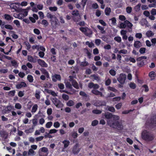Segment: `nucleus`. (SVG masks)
<instances>
[{"label": "nucleus", "instance_id": "obj_14", "mask_svg": "<svg viewBox=\"0 0 156 156\" xmlns=\"http://www.w3.org/2000/svg\"><path fill=\"white\" fill-rule=\"evenodd\" d=\"M27 86L26 83L23 82H21L20 83H18L16 86V88L17 89H20L23 87H25Z\"/></svg>", "mask_w": 156, "mask_h": 156}, {"label": "nucleus", "instance_id": "obj_34", "mask_svg": "<svg viewBox=\"0 0 156 156\" xmlns=\"http://www.w3.org/2000/svg\"><path fill=\"white\" fill-rule=\"evenodd\" d=\"M156 75L155 73L153 71L150 72L149 74V76L151 78V80H153L155 76Z\"/></svg>", "mask_w": 156, "mask_h": 156}, {"label": "nucleus", "instance_id": "obj_2", "mask_svg": "<svg viewBox=\"0 0 156 156\" xmlns=\"http://www.w3.org/2000/svg\"><path fill=\"white\" fill-rule=\"evenodd\" d=\"M119 19L121 21H125L121 23L119 26L120 28L124 29L126 27L130 29H132L133 26V24L129 21L126 20V18L124 15H120L119 16Z\"/></svg>", "mask_w": 156, "mask_h": 156}, {"label": "nucleus", "instance_id": "obj_17", "mask_svg": "<svg viewBox=\"0 0 156 156\" xmlns=\"http://www.w3.org/2000/svg\"><path fill=\"white\" fill-rule=\"evenodd\" d=\"M1 136L5 139H7L8 136V134L5 131L2 130L0 131Z\"/></svg>", "mask_w": 156, "mask_h": 156}, {"label": "nucleus", "instance_id": "obj_9", "mask_svg": "<svg viewBox=\"0 0 156 156\" xmlns=\"http://www.w3.org/2000/svg\"><path fill=\"white\" fill-rule=\"evenodd\" d=\"M127 31L124 30H122L120 31L121 35L122 36V39L124 40H126L128 38V36L126 35Z\"/></svg>", "mask_w": 156, "mask_h": 156}, {"label": "nucleus", "instance_id": "obj_62", "mask_svg": "<svg viewBox=\"0 0 156 156\" xmlns=\"http://www.w3.org/2000/svg\"><path fill=\"white\" fill-rule=\"evenodd\" d=\"M142 34L140 33H137L135 34V37L137 38L141 39L142 37Z\"/></svg>", "mask_w": 156, "mask_h": 156}, {"label": "nucleus", "instance_id": "obj_47", "mask_svg": "<svg viewBox=\"0 0 156 156\" xmlns=\"http://www.w3.org/2000/svg\"><path fill=\"white\" fill-rule=\"evenodd\" d=\"M92 112L95 114H99L102 112V111L99 110H94L92 111Z\"/></svg>", "mask_w": 156, "mask_h": 156}, {"label": "nucleus", "instance_id": "obj_7", "mask_svg": "<svg viewBox=\"0 0 156 156\" xmlns=\"http://www.w3.org/2000/svg\"><path fill=\"white\" fill-rule=\"evenodd\" d=\"M69 81L71 82L72 86L76 89H78L79 88L78 83L76 80L73 79V76H69Z\"/></svg>", "mask_w": 156, "mask_h": 156}, {"label": "nucleus", "instance_id": "obj_24", "mask_svg": "<svg viewBox=\"0 0 156 156\" xmlns=\"http://www.w3.org/2000/svg\"><path fill=\"white\" fill-rule=\"evenodd\" d=\"M134 46L136 48H139L142 46L141 43L139 41H136L134 42Z\"/></svg>", "mask_w": 156, "mask_h": 156}, {"label": "nucleus", "instance_id": "obj_1", "mask_svg": "<svg viewBox=\"0 0 156 156\" xmlns=\"http://www.w3.org/2000/svg\"><path fill=\"white\" fill-rule=\"evenodd\" d=\"M104 116L107 119V124L110 127L119 130L123 129L124 121L121 120L118 121L120 119L119 116L109 112L105 113Z\"/></svg>", "mask_w": 156, "mask_h": 156}, {"label": "nucleus", "instance_id": "obj_55", "mask_svg": "<svg viewBox=\"0 0 156 156\" xmlns=\"http://www.w3.org/2000/svg\"><path fill=\"white\" fill-rule=\"evenodd\" d=\"M98 123V121L96 120H93L91 123V125L93 126H96Z\"/></svg>", "mask_w": 156, "mask_h": 156}, {"label": "nucleus", "instance_id": "obj_20", "mask_svg": "<svg viewBox=\"0 0 156 156\" xmlns=\"http://www.w3.org/2000/svg\"><path fill=\"white\" fill-rule=\"evenodd\" d=\"M91 92L94 94L98 95H100L101 97H102L103 95L101 92L96 90H93Z\"/></svg>", "mask_w": 156, "mask_h": 156}, {"label": "nucleus", "instance_id": "obj_4", "mask_svg": "<svg viewBox=\"0 0 156 156\" xmlns=\"http://www.w3.org/2000/svg\"><path fill=\"white\" fill-rule=\"evenodd\" d=\"M47 16L48 18L50 19V21L52 24H57L58 20L55 15H52L49 13H48L47 14Z\"/></svg>", "mask_w": 156, "mask_h": 156}, {"label": "nucleus", "instance_id": "obj_16", "mask_svg": "<svg viewBox=\"0 0 156 156\" xmlns=\"http://www.w3.org/2000/svg\"><path fill=\"white\" fill-rule=\"evenodd\" d=\"M39 151L40 152V155L41 156H42L41 155V152H43L45 154H47V155L48 154V149L45 147H42L39 150Z\"/></svg>", "mask_w": 156, "mask_h": 156}, {"label": "nucleus", "instance_id": "obj_32", "mask_svg": "<svg viewBox=\"0 0 156 156\" xmlns=\"http://www.w3.org/2000/svg\"><path fill=\"white\" fill-rule=\"evenodd\" d=\"M4 28H5L6 29H9L10 30H12L13 29V27L10 24H6V25H4Z\"/></svg>", "mask_w": 156, "mask_h": 156}, {"label": "nucleus", "instance_id": "obj_44", "mask_svg": "<svg viewBox=\"0 0 156 156\" xmlns=\"http://www.w3.org/2000/svg\"><path fill=\"white\" fill-rule=\"evenodd\" d=\"M62 98L65 101L68 100L69 98V96L65 94H63L62 95Z\"/></svg>", "mask_w": 156, "mask_h": 156}, {"label": "nucleus", "instance_id": "obj_40", "mask_svg": "<svg viewBox=\"0 0 156 156\" xmlns=\"http://www.w3.org/2000/svg\"><path fill=\"white\" fill-rule=\"evenodd\" d=\"M71 134L72 136V137L74 138H76L77 137L78 135V134H77V132L75 131H72L71 133Z\"/></svg>", "mask_w": 156, "mask_h": 156}, {"label": "nucleus", "instance_id": "obj_42", "mask_svg": "<svg viewBox=\"0 0 156 156\" xmlns=\"http://www.w3.org/2000/svg\"><path fill=\"white\" fill-rule=\"evenodd\" d=\"M141 6V4L140 3H139L138 5H136L134 7V8L136 12L139 11L140 10V8Z\"/></svg>", "mask_w": 156, "mask_h": 156}, {"label": "nucleus", "instance_id": "obj_52", "mask_svg": "<svg viewBox=\"0 0 156 156\" xmlns=\"http://www.w3.org/2000/svg\"><path fill=\"white\" fill-rule=\"evenodd\" d=\"M15 107L16 109H20L22 108V105L19 103H16L15 105Z\"/></svg>", "mask_w": 156, "mask_h": 156}, {"label": "nucleus", "instance_id": "obj_64", "mask_svg": "<svg viewBox=\"0 0 156 156\" xmlns=\"http://www.w3.org/2000/svg\"><path fill=\"white\" fill-rule=\"evenodd\" d=\"M151 13L152 15H156V9H153L151 11Z\"/></svg>", "mask_w": 156, "mask_h": 156}, {"label": "nucleus", "instance_id": "obj_50", "mask_svg": "<svg viewBox=\"0 0 156 156\" xmlns=\"http://www.w3.org/2000/svg\"><path fill=\"white\" fill-rule=\"evenodd\" d=\"M126 12L128 14H130L132 12V8L131 7L128 6L126 8Z\"/></svg>", "mask_w": 156, "mask_h": 156}, {"label": "nucleus", "instance_id": "obj_59", "mask_svg": "<svg viewBox=\"0 0 156 156\" xmlns=\"http://www.w3.org/2000/svg\"><path fill=\"white\" fill-rule=\"evenodd\" d=\"M24 44L27 47V49L29 50L31 48V45L28 42H25Z\"/></svg>", "mask_w": 156, "mask_h": 156}, {"label": "nucleus", "instance_id": "obj_35", "mask_svg": "<svg viewBox=\"0 0 156 156\" xmlns=\"http://www.w3.org/2000/svg\"><path fill=\"white\" fill-rule=\"evenodd\" d=\"M40 92L38 90H36L35 94V96L37 99H39L40 98Z\"/></svg>", "mask_w": 156, "mask_h": 156}, {"label": "nucleus", "instance_id": "obj_63", "mask_svg": "<svg viewBox=\"0 0 156 156\" xmlns=\"http://www.w3.org/2000/svg\"><path fill=\"white\" fill-rule=\"evenodd\" d=\"M101 42V41L99 39H96L95 40V43L96 45L99 46Z\"/></svg>", "mask_w": 156, "mask_h": 156}, {"label": "nucleus", "instance_id": "obj_21", "mask_svg": "<svg viewBox=\"0 0 156 156\" xmlns=\"http://www.w3.org/2000/svg\"><path fill=\"white\" fill-rule=\"evenodd\" d=\"M150 121V124H151L154 126H156V115L152 117Z\"/></svg>", "mask_w": 156, "mask_h": 156}, {"label": "nucleus", "instance_id": "obj_60", "mask_svg": "<svg viewBox=\"0 0 156 156\" xmlns=\"http://www.w3.org/2000/svg\"><path fill=\"white\" fill-rule=\"evenodd\" d=\"M87 27H81L80 28V30H81L82 32L84 34L86 33L87 29Z\"/></svg>", "mask_w": 156, "mask_h": 156}, {"label": "nucleus", "instance_id": "obj_10", "mask_svg": "<svg viewBox=\"0 0 156 156\" xmlns=\"http://www.w3.org/2000/svg\"><path fill=\"white\" fill-rule=\"evenodd\" d=\"M38 63L41 66L44 67H48L47 64L43 60L41 59H38L37 60Z\"/></svg>", "mask_w": 156, "mask_h": 156}, {"label": "nucleus", "instance_id": "obj_33", "mask_svg": "<svg viewBox=\"0 0 156 156\" xmlns=\"http://www.w3.org/2000/svg\"><path fill=\"white\" fill-rule=\"evenodd\" d=\"M46 90L48 93L51 94L54 96H57V94L54 91L49 90Z\"/></svg>", "mask_w": 156, "mask_h": 156}, {"label": "nucleus", "instance_id": "obj_31", "mask_svg": "<svg viewBox=\"0 0 156 156\" xmlns=\"http://www.w3.org/2000/svg\"><path fill=\"white\" fill-rule=\"evenodd\" d=\"M92 30L90 29L87 28L85 34L87 36H89L91 35L92 34Z\"/></svg>", "mask_w": 156, "mask_h": 156}, {"label": "nucleus", "instance_id": "obj_61", "mask_svg": "<svg viewBox=\"0 0 156 156\" xmlns=\"http://www.w3.org/2000/svg\"><path fill=\"white\" fill-rule=\"evenodd\" d=\"M145 51L146 48H142L140 49L139 52L141 54H143L145 53Z\"/></svg>", "mask_w": 156, "mask_h": 156}, {"label": "nucleus", "instance_id": "obj_51", "mask_svg": "<svg viewBox=\"0 0 156 156\" xmlns=\"http://www.w3.org/2000/svg\"><path fill=\"white\" fill-rule=\"evenodd\" d=\"M114 39L115 41H117L119 43H120L122 41V39L121 37L119 36H117L114 37Z\"/></svg>", "mask_w": 156, "mask_h": 156}, {"label": "nucleus", "instance_id": "obj_56", "mask_svg": "<svg viewBox=\"0 0 156 156\" xmlns=\"http://www.w3.org/2000/svg\"><path fill=\"white\" fill-rule=\"evenodd\" d=\"M107 88L108 90H111L114 92L117 91V90L115 88L110 86L108 87Z\"/></svg>", "mask_w": 156, "mask_h": 156}, {"label": "nucleus", "instance_id": "obj_13", "mask_svg": "<svg viewBox=\"0 0 156 156\" xmlns=\"http://www.w3.org/2000/svg\"><path fill=\"white\" fill-rule=\"evenodd\" d=\"M52 80L54 82H56L57 80H60L61 76L60 75L55 74L52 76Z\"/></svg>", "mask_w": 156, "mask_h": 156}, {"label": "nucleus", "instance_id": "obj_6", "mask_svg": "<svg viewBox=\"0 0 156 156\" xmlns=\"http://www.w3.org/2000/svg\"><path fill=\"white\" fill-rule=\"evenodd\" d=\"M126 79V76L125 74L122 73L120 74L117 78V80L121 84H123Z\"/></svg>", "mask_w": 156, "mask_h": 156}, {"label": "nucleus", "instance_id": "obj_39", "mask_svg": "<svg viewBox=\"0 0 156 156\" xmlns=\"http://www.w3.org/2000/svg\"><path fill=\"white\" fill-rule=\"evenodd\" d=\"M52 122H48L45 124V127L47 128H50L52 125Z\"/></svg>", "mask_w": 156, "mask_h": 156}, {"label": "nucleus", "instance_id": "obj_53", "mask_svg": "<svg viewBox=\"0 0 156 156\" xmlns=\"http://www.w3.org/2000/svg\"><path fill=\"white\" fill-rule=\"evenodd\" d=\"M58 130L55 129H52L49 130V134H53L57 133Z\"/></svg>", "mask_w": 156, "mask_h": 156}, {"label": "nucleus", "instance_id": "obj_37", "mask_svg": "<svg viewBox=\"0 0 156 156\" xmlns=\"http://www.w3.org/2000/svg\"><path fill=\"white\" fill-rule=\"evenodd\" d=\"M27 79L30 83H32L34 80L33 76L30 75H28L27 76Z\"/></svg>", "mask_w": 156, "mask_h": 156}, {"label": "nucleus", "instance_id": "obj_5", "mask_svg": "<svg viewBox=\"0 0 156 156\" xmlns=\"http://www.w3.org/2000/svg\"><path fill=\"white\" fill-rule=\"evenodd\" d=\"M51 100L53 103L57 108H60L63 107V104L59 100L55 98H52Z\"/></svg>", "mask_w": 156, "mask_h": 156}, {"label": "nucleus", "instance_id": "obj_3", "mask_svg": "<svg viewBox=\"0 0 156 156\" xmlns=\"http://www.w3.org/2000/svg\"><path fill=\"white\" fill-rule=\"evenodd\" d=\"M142 136L144 139L147 141H151L154 138L152 133L147 130H144L143 132Z\"/></svg>", "mask_w": 156, "mask_h": 156}, {"label": "nucleus", "instance_id": "obj_26", "mask_svg": "<svg viewBox=\"0 0 156 156\" xmlns=\"http://www.w3.org/2000/svg\"><path fill=\"white\" fill-rule=\"evenodd\" d=\"M154 35V33L151 31L149 30L146 33V35L148 37H152Z\"/></svg>", "mask_w": 156, "mask_h": 156}, {"label": "nucleus", "instance_id": "obj_36", "mask_svg": "<svg viewBox=\"0 0 156 156\" xmlns=\"http://www.w3.org/2000/svg\"><path fill=\"white\" fill-rule=\"evenodd\" d=\"M111 12V9L110 8L107 7L105 10V14L107 16L109 15Z\"/></svg>", "mask_w": 156, "mask_h": 156}, {"label": "nucleus", "instance_id": "obj_25", "mask_svg": "<svg viewBox=\"0 0 156 156\" xmlns=\"http://www.w3.org/2000/svg\"><path fill=\"white\" fill-rule=\"evenodd\" d=\"M142 26H147L148 23V22L145 19H142L139 23Z\"/></svg>", "mask_w": 156, "mask_h": 156}, {"label": "nucleus", "instance_id": "obj_19", "mask_svg": "<svg viewBox=\"0 0 156 156\" xmlns=\"http://www.w3.org/2000/svg\"><path fill=\"white\" fill-rule=\"evenodd\" d=\"M64 83L65 84L66 87L67 88L69 89H72L71 84L67 80H65Z\"/></svg>", "mask_w": 156, "mask_h": 156}, {"label": "nucleus", "instance_id": "obj_15", "mask_svg": "<svg viewBox=\"0 0 156 156\" xmlns=\"http://www.w3.org/2000/svg\"><path fill=\"white\" fill-rule=\"evenodd\" d=\"M20 5V3H14L11 4L10 5V7L11 8L14 9L15 11H16L18 9V6H16L17 5L18 6H19Z\"/></svg>", "mask_w": 156, "mask_h": 156}, {"label": "nucleus", "instance_id": "obj_57", "mask_svg": "<svg viewBox=\"0 0 156 156\" xmlns=\"http://www.w3.org/2000/svg\"><path fill=\"white\" fill-rule=\"evenodd\" d=\"M109 73L112 76H115L116 74V72L113 69H111L110 70Z\"/></svg>", "mask_w": 156, "mask_h": 156}, {"label": "nucleus", "instance_id": "obj_54", "mask_svg": "<svg viewBox=\"0 0 156 156\" xmlns=\"http://www.w3.org/2000/svg\"><path fill=\"white\" fill-rule=\"evenodd\" d=\"M33 31L34 33L37 35H39L41 33L39 30L37 28L34 29Z\"/></svg>", "mask_w": 156, "mask_h": 156}, {"label": "nucleus", "instance_id": "obj_43", "mask_svg": "<svg viewBox=\"0 0 156 156\" xmlns=\"http://www.w3.org/2000/svg\"><path fill=\"white\" fill-rule=\"evenodd\" d=\"M97 27L101 30V34H104L105 33V31L104 30V28L100 25H98Z\"/></svg>", "mask_w": 156, "mask_h": 156}, {"label": "nucleus", "instance_id": "obj_58", "mask_svg": "<svg viewBox=\"0 0 156 156\" xmlns=\"http://www.w3.org/2000/svg\"><path fill=\"white\" fill-rule=\"evenodd\" d=\"M29 41L31 44H34L35 43L34 38L32 37L29 38Z\"/></svg>", "mask_w": 156, "mask_h": 156}, {"label": "nucleus", "instance_id": "obj_46", "mask_svg": "<svg viewBox=\"0 0 156 156\" xmlns=\"http://www.w3.org/2000/svg\"><path fill=\"white\" fill-rule=\"evenodd\" d=\"M41 23L44 26L47 27L48 25V21L45 20H43L41 22Z\"/></svg>", "mask_w": 156, "mask_h": 156}, {"label": "nucleus", "instance_id": "obj_8", "mask_svg": "<svg viewBox=\"0 0 156 156\" xmlns=\"http://www.w3.org/2000/svg\"><path fill=\"white\" fill-rule=\"evenodd\" d=\"M28 14V11L26 9L23 10L21 12L19 13L18 16L19 18L22 19L23 17L26 16Z\"/></svg>", "mask_w": 156, "mask_h": 156}, {"label": "nucleus", "instance_id": "obj_12", "mask_svg": "<svg viewBox=\"0 0 156 156\" xmlns=\"http://www.w3.org/2000/svg\"><path fill=\"white\" fill-rule=\"evenodd\" d=\"M88 86L89 88H93L94 90H96L99 87V86L98 84H94L92 82L89 83Z\"/></svg>", "mask_w": 156, "mask_h": 156}, {"label": "nucleus", "instance_id": "obj_18", "mask_svg": "<svg viewBox=\"0 0 156 156\" xmlns=\"http://www.w3.org/2000/svg\"><path fill=\"white\" fill-rule=\"evenodd\" d=\"M106 103L105 101H97L95 103L94 105L96 106H99L101 105H105Z\"/></svg>", "mask_w": 156, "mask_h": 156}, {"label": "nucleus", "instance_id": "obj_48", "mask_svg": "<svg viewBox=\"0 0 156 156\" xmlns=\"http://www.w3.org/2000/svg\"><path fill=\"white\" fill-rule=\"evenodd\" d=\"M60 124L58 122H56L54 123L53 126L56 128H58L60 127Z\"/></svg>", "mask_w": 156, "mask_h": 156}, {"label": "nucleus", "instance_id": "obj_29", "mask_svg": "<svg viewBox=\"0 0 156 156\" xmlns=\"http://www.w3.org/2000/svg\"><path fill=\"white\" fill-rule=\"evenodd\" d=\"M35 151L32 149L29 150L28 152V154L29 156H33L35 155Z\"/></svg>", "mask_w": 156, "mask_h": 156}, {"label": "nucleus", "instance_id": "obj_41", "mask_svg": "<svg viewBox=\"0 0 156 156\" xmlns=\"http://www.w3.org/2000/svg\"><path fill=\"white\" fill-rule=\"evenodd\" d=\"M11 63L12 66L14 67H17L18 66V64L17 61L15 60H12L11 61Z\"/></svg>", "mask_w": 156, "mask_h": 156}, {"label": "nucleus", "instance_id": "obj_23", "mask_svg": "<svg viewBox=\"0 0 156 156\" xmlns=\"http://www.w3.org/2000/svg\"><path fill=\"white\" fill-rule=\"evenodd\" d=\"M9 34L13 38L16 39L18 37V36L16 34L15 32L13 31H10Z\"/></svg>", "mask_w": 156, "mask_h": 156}, {"label": "nucleus", "instance_id": "obj_22", "mask_svg": "<svg viewBox=\"0 0 156 156\" xmlns=\"http://www.w3.org/2000/svg\"><path fill=\"white\" fill-rule=\"evenodd\" d=\"M27 60L31 62L35 63L36 62V59L34 58L33 57L30 55L27 56Z\"/></svg>", "mask_w": 156, "mask_h": 156}, {"label": "nucleus", "instance_id": "obj_45", "mask_svg": "<svg viewBox=\"0 0 156 156\" xmlns=\"http://www.w3.org/2000/svg\"><path fill=\"white\" fill-rule=\"evenodd\" d=\"M67 105L69 106H71L74 104L73 101L72 100H69L66 103Z\"/></svg>", "mask_w": 156, "mask_h": 156}, {"label": "nucleus", "instance_id": "obj_30", "mask_svg": "<svg viewBox=\"0 0 156 156\" xmlns=\"http://www.w3.org/2000/svg\"><path fill=\"white\" fill-rule=\"evenodd\" d=\"M106 108H107L106 109L107 110L111 112H114L115 111V108L113 107L107 106Z\"/></svg>", "mask_w": 156, "mask_h": 156}, {"label": "nucleus", "instance_id": "obj_49", "mask_svg": "<svg viewBox=\"0 0 156 156\" xmlns=\"http://www.w3.org/2000/svg\"><path fill=\"white\" fill-rule=\"evenodd\" d=\"M127 51L126 49H122L119 51V54H127Z\"/></svg>", "mask_w": 156, "mask_h": 156}, {"label": "nucleus", "instance_id": "obj_28", "mask_svg": "<svg viewBox=\"0 0 156 156\" xmlns=\"http://www.w3.org/2000/svg\"><path fill=\"white\" fill-rule=\"evenodd\" d=\"M38 105L37 104H34L32 108V109L31 111V112L32 113H34L37 109L38 108Z\"/></svg>", "mask_w": 156, "mask_h": 156}, {"label": "nucleus", "instance_id": "obj_11", "mask_svg": "<svg viewBox=\"0 0 156 156\" xmlns=\"http://www.w3.org/2000/svg\"><path fill=\"white\" fill-rule=\"evenodd\" d=\"M41 70L43 75L46 76L47 80L50 78L49 73L46 69H44L42 68L41 69Z\"/></svg>", "mask_w": 156, "mask_h": 156}, {"label": "nucleus", "instance_id": "obj_27", "mask_svg": "<svg viewBox=\"0 0 156 156\" xmlns=\"http://www.w3.org/2000/svg\"><path fill=\"white\" fill-rule=\"evenodd\" d=\"M5 19L8 21H10L13 20V18L10 15L5 14L4 15Z\"/></svg>", "mask_w": 156, "mask_h": 156}, {"label": "nucleus", "instance_id": "obj_38", "mask_svg": "<svg viewBox=\"0 0 156 156\" xmlns=\"http://www.w3.org/2000/svg\"><path fill=\"white\" fill-rule=\"evenodd\" d=\"M64 144V147L65 148L67 147L69 145L70 142L69 140H65L62 142Z\"/></svg>", "mask_w": 156, "mask_h": 156}]
</instances>
